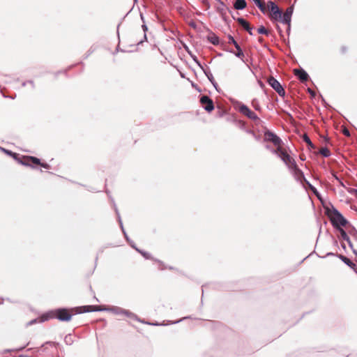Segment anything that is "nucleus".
I'll use <instances>...</instances> for the list:
<instances>
[{
  "label": "nucleus",
  "instance_id": "1",
  "mask_svg": "<svg viewBox=\"0 0 357 357\" xmlns=\"http://www.w3.org/2000/svg\"><path fill=\"white\" fill-rule=\"evenodd\" d=\"M72 315L70 311L65 308L56 309L49 312L42 317V321L49 319L56 318L62 321H68L71 319Z\"/></svg>",
  "mask_w": 357,
  "mask_h": 357
},
{
  "label": "nucleus",
  "instance_id": "2",
  "mask_svg": "<svg viewBox=\"0 0 357 357\" xmlns=\"http://www.w3.org/2000/svg\"><path fill=\"white\" fill-rule=\"evenodd\" d=\"M327 215L332 225L336 229L344 227L348 223L344 216L334 207L332 209H328Z\"/></svg>",
  "mask_w": 357,
  "mask_h": 357
},
{
  "label": "nucleus",
  "instance_id": "3",
  "mask_svg": "<svg viewBox=\"0 0 357 357\" xmlns=\"http://www.w3.org/2000/svg\"><path fill=\"white\" fill-rule=\"evenodd\" d=\"M271 152L277 155L283 161L287 168H289L296 163L295 160L282 147L272 149Z\"/></svg>",
  "mask_w": 357,
  "mask_h": 357
},
{
  "label": "nucleus",
  "instance_id": "4",
  "mask_svg": "<svg viewBox=\"0 0 357 357\" xmlns=\"http://www.w3.org/2000/svg\"><path fill=\"white\" fill-rule=\"evenodd\" d=\"M288 169L289 170V172H291V174L293 175V176L294 177V178L298 181H300L301 182L303 180H304L306 183L309 185V187L310 188V189L312 190H313L314 192H315L316 190V188L312 186L305 178V176H304V174H303V172L298 168V165L296 163H295L294 165H293L292 166H291L289 168H288Z\"/></svg>",
  "mask_w": 357,
  "mask_h": 357
},
{
  "label": "nucleus",
  "instance_id": "5",
  "mask_svg": "<svg viewBox=\"0 0 357 357\" xmlns=\"http://www.w3.org/2000/svg\"><path fill=\"white\" fill-rule=\"evenodd\" d=\"M268 7L271 10V17L272 20L278 21L282 19V11L278 6L271 1H268Z\"/></svg>",
  "mask_w": 357,
  "mask_h": 357
},
{
  "label": "nucleus",
  "instance_id": "6",
  "mask_svg": "<svg viewBox=\"0 0 357 357\" xmlns=\"http://www.w3.org/2000/svg\"><path fill=\"white\" fill-rule=\"evenodd\" d=\"M109 310L116 314H124L130 319L142 322L135 314L121 307H113L112 308L109 309Z\"/></svg>",
  "mask_w": 357,
  "mask_h": 357
},
{
  "label": "nucleus",
  "instance_id": "7",
  "mask_svg": "<svg viewBox=\"0 0 357 357\" xmlns=\"http://www.w3.org/2000/svg\"><path fill=\"white\" fill-rule=\"evenodd\" d=\"M238 111L248 119L256 121L259 120L257 115L252 111H251L248 106L243 103H238Z\"/></svg>",
  "mask_w": 357,
  "mask_h": 357
},
{
  "label": "nucleus",
  "instance_id": "8",
  "mask_svg": "<svg viewBox=\"0 0 357 357\" xmlns=\"http://www.w3.org/2000/svg\"><path fill=\"white\" fill-rule=\"evenodd\" d=\"M264 141L271 142L278 147H282V140L275 133L268 130L264 132Z\"/></svg>",
  "mask_w": 357,
  "mask_h": 357
},
{
  "label": "nucleus",
  "instance_id": "9",
  "mask_svg": "<svg viewBox=\"0 0 357 357\" xmlns=\"http://www.w3.org/2000/svg\"><path fill=\"white\" fill-rule=\"evenodd\" d=\"M268 83L280 96L284 95L285 92L282 85L273 77H271L268 78Z\"/></svg>",
  "mask_w": 357,
  "mask_h": 357
},
{
  "label": "nucleus",
  "instance_id": "10",
  "mask_svg": "<svg viewBox=\"0 0 357 357\" xmlns=\"http://www.w3.org/2000/svg\"><path fill=\"white\" fill-rule=\"evenodd\" d=\"M200 102L204 109L207 112H211L214 109L213 100L207 96H203L200 98Z\"/></svg>",
  "mask_w": 357,
  "mask_h": 357
},
{
  "label": "nucleus",
  "instance_id": "11",
  "mask_svg": "<svg viewBox=\"0 0 357 357\" xmlns=\"http://www.w3.org/2000/svg\"><path fill=\"white\" fill-rule=\"evenodd\" d=\"M228 39H229L228 43L233 44L234 45V48H236L237 50V52L235 53V55L237 57L241 59L243 61H243L244 54H243L241 47L238 44V43L234 40V37H232L230 35L228 36Z\"/></svg>",
  "mask_w": 357,
  "mask_h": 357
},
{
  "label": "nucleus",
  "instance_id": "12",
  "mask_svg": "<svg viewBox=\"0 0 357 357\" xmlns=\"http://www.w3.org/2000/svg\"><path fill=\"white\" fill-rule=\"evenodd\" d=\"M294 73L302 82H305L308 80L309 75L304 70L295 69Z\"/></svg>",
  "mask_w": 357,
  "mask_h": 357
},
{
  "label": "nucleus",
  "instance_id": "13",
  "mask_svg": "<svg viewBox=\"0 0 357 357\" xmlns=\"http://www.w3.org/2000/svg\"><path fill=\"white\" fill-rule=\"evenodd\" d=\"M337 257L341 259L344 264H346L348 266L352 268L355 272L357 273V269L356 268V264L352 262L349 258L346 257L342 255H337Z\"/></svg>",
  "mask_w": 357,
  "mask_h": 357
},
{
  "label": "nucleus",
  "instance_id": "14",
  "mask_svg": "<svg viewBox=\"0 0 357 357\" xmlns=\"http://www.w3.org/2000/svg\"><path fill=\"white\" fill-rule=\"evenodd\" d=\"M291 15H288L287 14L284 13L282 14V19L279 20L282 23L287 25V31L290 30V22H291Z\"/></svg>",
  "mask_w": 357,
  "mask_h": 357
},
{
  "label": "nucleus",
  "instance_id": "15",
  "mask_svg": "<svg viewBox=\"0 0 357 357\" xmlns=\"http://www.w3.org/2000/svg\"><path fill=\"white\" fill-rule=\"evenodd\" d=\"M247 6L245 0H236L234 3V7L236 10H243Z\"/></svg>",
  "mask_w": 357,
  "mask_h": 357
},
{
  "label": "nucleus",
  "instance_id": "16",
  "mask_svg": "<svg viewBox=\"0 0 357 357\" xmlns=\"http://www.w3.org/2000/svg\"><path fill=\"white\" fill-rule=\"evenodd\" d=\"M337 229L339 230V231L340 233V236H341L343 240L346 241L349 243V245L351 248H352V244H351L350 238L348 236V234H347V232L342 228H338Z\"/></svg>",
  "mask_w": 357,
  "mask_h": 357
},
{
  "label": "nucleus",
  "instance_id": "17",
  "mask_svg": "<svg viewBox=\"0 0 357 357\" xmlns=\"http://www.w3.org/2000/svg\"><path fill=\"white\" fill-rule=\"evenodd\" d=\"M208 40L214 45H218L220 43L219 38L215 33L209 35L208 36Z\"/></svg>",
  "mask_w": 357,
  "mask_h": 357
},
{
  "label": "nucleus",
  "instance_id": "18",
  "mask_svg": "<svg viewBox=\"0 0 357 357\" xmlns=\"http://www.w3.org/2000/svg\"><path fill=\"white\" fill-rule=\"evenodd\" d=\"M84 310L80 312H95V311H100L102 310L100 307L94 306V305H87L83 307Z\"/></svg>",
  "mask_w": 357,
  "mask_h": 357
},
{
  "label": "nucleus",
  "instance_id": "19",
  "mask_svg": "<svg viewBox=\"0 0 357 357\" xmlns=\"http://www.w3.org/2000/svg\"><path fill=\"white\" fill-rule=\"evenodd\" d=\"M29 161H31L32 163L33 164H36V165H40V160L37 158H35V157H28L26 158V162H22L24 165H29Z\"/></svg>",
  "mask_w": 357,
  "mask_h": 357
},
{
  "label": "nucleus",
  "instance_id": "20",
  "mask_svg": "<svg viewBox=\"0 0 357 357\" xmlns=\"http://www.w3.org/2000/svg\"><path fill=\"white\" fill-rule=\"evenodd\" d=\"M237 22L245 29H250L249 23L242 17H238Z\"/></svg>",
  "mask_w": 357,
  "mask_h": 357
},
{
  "label": "nucleus",
  "instance_id": "21",
  "mask_svg": "<svg viewBox=\"0 0 357 357\" xmlns=\"http://www.w3.org/2000/svg\"><path fill=\"white\" fill-rule=\"evenodd\" d=\"M257 7L260 9L262 13H265L266 10V6L264 3H262L260 0H252Z\"/></svg>",
  "mask_w": 357,
  "mask_h": 357
},
{
  "label": "nucleus",
  "instance_id": "22",
  "mask_svg": "<svg viewBox=\"0 0 357 357\" xmlns=\"http://www.w3.org/2000/svg\"><path fill=\"white\" fill-rule=\"evenodd\" d=\"M319 153L320 154H321L324 157H329L331 155V152L329 151V149L326 147H322L320 150H319Z\"/></svg>",
  "mask_w": 357,
  "mask_h": 357
},
{
  "label": "nucleus",
  "instance_id": "23",
  "mask_svg": "<svg viewBox=\"0 0 357 357\" xmlns=\"http://www.w3.org/2000/svg\"><path fill=\"white\" fill-rule=\"evenodd\" d=\"M303 140L306 142V144L309 146V147L312 149H314V146L311 142L310 137L307 135H303Z\"/></svg>",
  "mask_w": 357,
  "mask_h": 357
},
{
  "label": "nucleus",
  "instance_id": "24",
  "mask_svg": "<svg viewBox=\"0 0 357 357\" xmlns=\"http://www.w3.org/2000/svg\"><path fill=\"white\" fill-rule=\"evenodd\" d=\"M252 106L254 107L255 110L259 111L261 109L259 101L257 99H254L252 101Z\"/></svg>",
  "mask_w": 357,
  "mask_h": 357
},
{
  "label": "nucleus",
  "instance_id": "25",
  "mask_svg": "<svg viewBox=\"0 0 357 357\" xmlns=\"http://www.w3.org/2000/svg\"><path fill=\"white\" fill-rule=\"evenodd\" d=\"M257 32L259 34H265V35H268V33H269V31L263 26L258 28Z\"/></svg>",
  "mask_w": 357,
  "mask_h": 357
},
{
  "label": "nucleus",
  "instance_id": "26",
  "mask_svg": "<svg viewBox=\"0 0 357 357\" xmlns=\"http://www.w3.org/2000/svg\"><path fill=\"white\" fill-rule=\"evenodd\" d=\"M131 246L134 248H135L136 250H137L139 252H140L146 259H149L150 257V254L147 253V252H142L140 251L139 250H138L137 248H136L134 245L132 244H130Z\"/></svg>",
  "mask_w": 357,
  "mask_h": 357
},
{
  "label": "nucleus",
  "instance_id": "27",
  "mask_svg": "<svg viewBox=\"0 0 357 357\" xmlns=\"http://www.w3.org/2000/svg\"><path fill=\"white\" fill-rule=\"evenodd\" d=\"M116 214H117V216H118L119 222V224L121 225V229H122V231H123L126 238H127V236H126V232H125V231L123 229V224H122V222H121V218H120V215H119V213L117 209H116Z\"/></svg>",
  "mask_w": 357,
  "mask_h": 357
},
{
  "label": "nucleus",
  "instance_id": "28",
  "mask_svg": "<svg viewBox=\"0 0 357 357\" xmlns=\"http://www.w3.org/2000/svg\"><path fill=\"white\" fill-rule=\"evenodd\" d=\"M208 79L215 86V84L213 82V75L210 72H204Z\"/></svg>",
  "mask_w": 357,
  "mask_h": 357
},
{
  "label": "nucleus",
  "instance_id": "29",
  "mask_svg": "<svg viewBox=\"0 0 357 357\" xmlns=\"http://www.w3.org/2000/svg\"><path fill=\"white\" fill-rule=\"evenodd\" d=\"M285 14H287L288 15H292L293 13V8L289 7L287 8V10L284 12Z\"/></svg>",
  "mask_w": 357,
  "mask_h": 357
},
{
  "label": "nucleus",
  "instance_id": "30",
  "mask_svg": "<svg viewBox=\"0 0 357 357\" xmlns=\"http://www.w3.org/2000/svg\"><path fill=\"white\" fill-rule=\"evenodd\" d=\"M50 346V347H53L54 346V343H52V342H46L45 344H43V349H45L47 348V346Z\"/></svg>",
  "mask_w": 357,
  "mask_h": 357
},
{
  "label": "nucleus",
  "instance_id": "31",
  "mask_svg": "<svg viewBox=\"0 0 357 357\" xmlns=\"http://www.w3.org/2000/svg\"><path fill=\"white\" fill-rule=\"evenodd\" d=\"M44 168H46V169H48L49 168V165L47 164V163H40V164Z\"/></svg>",
  "mask_w": 357,
  "mask_h": 357
},
{
  "label": "nucleus",
  "instance_id": "32",
  "mask_svg": "<svg viewBox=\"0 0 357 357\" xmlns=\"http://www.w3.org/2000/svg\"><path fill=\"white\" fill-rule=\"evenodd\" d=\"M71 339V336L69 335V336H66L65 337V341L67 342V343H69L70 344V340Z\"/></svg>",
  "mask_w": 357,
  "mask_h": 357
},
{
  "label": "nucleus",
  "instance_id": "33",
  "mask_svg": "<svg viewBox=\"0 0 357 357\" xmlns=\"http://www.w3.org/2000/svg\"><path fill=\"white\" fill-rule=\"evenodd\" d=\"M142 29H143V31H144V32H146V31H147V29H148V28H147L146 25H145V24H143V25H142Z\"/></svg>",
  "mask_w": 357,
  "mask_h": 357
},
{
  "label": "nucleus",
  "instance_id": "34",
  "mask_svg": "<svg viewBox=\"0 0 357 357\" xmlns=\"http://www.w3.org/2000/svg\"><path fill=\"white\" fill-rule=\"evenodd\" d=\"M252 27L250 26V29H248L246 31L249 33V34L252 35Z\"/></svg>",
  "mask_w": 357,
  "mask_h": 357
},
{
  "label": "nucleus",
  "instance_id": "35",
  "mask_svg": "<svg viewBox=\"0 0 357 357\" xmlns=\"http://www.w3.org/2000/svg\"><path fill=\"white\" fill-rule=\"evenodd\" d=\"M344 134L345 135H347V136H349L350 135L349 132L347 130H344Z\"/></svg>",
  "mask_w": 357,
  "mask_h": 357
},
{
  "label": "nucleus",
  "instance_id": "36",
  "mask_svg": "<svg viewBox=\"0 0 357 357\" xmlns=\"http://www.w3.org/2000/svg\"><path fill=\"white\" fill-rule=\"evenodd\" d=\"M36 319H34V320L31 321L29 323V325H31V324H34V323H36Z\"/></svg>",
  "mask_w": 357,
  "mask_h": 357
},
{
  "label": "nucleus",
  "instance_id": "37",
  "mask_svg": "<svg viewBox=\"0 0 357 357\" xmlns=\"http://www.w3.org/2000/svg\"><path fill=\"white\" fill-rule=\"evenodd\" d=\"M266 148L268 150H270L271 151V150L273 149L269 145H266Z\"/></svg>",
  "mask_w": 357,
  "mask_h": 357
},
{
  "label": "nucleus",
  "instance_id": "38",
  "mask_svg": "<svg viewBox=\"0 0 357 357\" xmlns=\"http://www.w3.org/2000/svg\"><path fill=\"white\" fill-rule=\"evenodd\" d=\"M218 1L220 3V4L222 5V7H225V5L224 4V3L222 1H221L220 0H218Z\"/></svg>",
  "mask_w": 357,
  "mask_h": 357
},
{
  "label": "nucleus",
  "instance_id": "39",
  "mask_svg": "<svg viewBox=\"0 0 357 357\" xmlns=\"http://www.w3.org/2000/svg\"><path fill=\"white\" fill-rule=\"evenodd\" d=\"M3 150L5 152H6L8 154H11V152H10V151H6V150H5L4 149H3Z\"/></svg>",
  "mask_w": 357,
  "mask_h": 357
},
{
  "label": "nucleus",
  "instance_id": "40",
  "mask_svg": "<svg viewBox=\"0 0 357 357\" xmlns=\"http://www.w3.org/2000/svg\"><path fill=\"white\" fill-rule=\"evenodd\" d=\"M326 255H327V256H329V255H334V254H333V253H332V252H328Z\"/></svg>",
  "mask_w": 357,
  "mask_h": 357
},
{
  "label": "nucleus",
  "instance_id": "41",
  "mask_svg": "<svg viewBox=\"0 0 357 357\" xmlns=\"http://www.w3.org/2000/svg\"><path fill=\"white\" fill-rule=\"evenodd\" d=\"M353 252H354V254L356 255V257H357V251H356V250H353Z\"/></svg>",
  "mask_w": 357,
  "mask_h": 357
},
{
  "label": "nucleus",
  "instance_id": "42",
  "mask_svg": "<svg viewBox=\"0 0 357 357\" xmlns=\"http://www.w3.org/2000/svg\"><path fill=\"white\" fill-rule=\"evenodd\" d=\"M224 10V8L220 7L219 10Z\"/></svg>",
  "mask_w": 357,
  "mask_h": 357
},
{
  "label": "nucleus",
  "instance_id": "43",
  "mask_svg": "<svg viewBox=\"0 0 357 357\" xmlns=\"http://www.w3.org/2000/svg\"><path fill=\"white\" fill-rule=\"evenodd\" d=\"M224 10V8L220 7L219 10Z\"/></svg>",
  "mask_w": 357,
  "mask_h": 357
},
{
  "label": "nucleus",
  "instance_id": "44",
  "mask_svg": "<svg viewBox=\"0 0 357 357\" xmlns=\"http://www.w3.org/2000/svg\"><path fill=\"white\" fill-rule=\"evenodd\" d=\"M224 10V8L220 7L219 10Z\"/></svg>",
  "mask_w": 357,
  "mask_h": 357
},
{
  "label": "nucleus",
  "instance_id": "45",
  "mask_svg": "<svg viewBox=\"0 0 357 357\" xmlns=\"http://www.w3.org/2000/svg\"><path fill=\"white\" fill-rule=\"evenodd\" d=\"M204 3H207V0H203Z\"/></svg>",
  "mask_w": 357,
  "mask_h": 357
},
{
  "label": "nucleus",
  "instance_id": "46",
  "mask_svg": "<svg viewBox=\"0 0 357 357\" xmlns=\"http://www.w3.org/2000/svg\"><path fill=\"white\" fill-rule=\"evenodd\" d=\"M144 38L146 39V35L144 33Z\"/></svg>",
  "mask_w": 357,
  "mask_h": 357
},
{
  "label": "nucleus",
  "instance_id": "47",
  "mask_svg": "<svg viewBox=\"0 0 357 357\" xmlns=\"http://www.w3.org/2000/svg\"><path fill=\"white\" fill-rule=\"evenodd\" d=\"M23 349H24V347L20 348L19 350H22Z\"/></svg>",
  "mask_w": 357,
  "mask_h": 357
},
{
  "label": "nucleus",
  "instance_id": "48",
  "mask_svg": "<svg viewBox=\"0 0 357 357\" xmlns=\"http://www.w3.org/2000/svg\"><path fill=\"white\" fill-rule=\"evenodd\" d=\"M180 321H181V320H179V321H175L174 323H178Z\"/></svg>",
  "mask_w": 357,
  "mask_h": 357
}]
</instances>
